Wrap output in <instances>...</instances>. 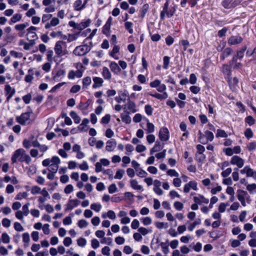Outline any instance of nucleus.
Masks as SVG:
<instances>
[{"mask_svg": "<svg viewBox=\"0 0 256 256\" xmlns=\"http://www.w3.org/2000/svg\"><path fill=\"white\" fill-rule=\"evenodd\" d=\"M246 48L247 46H244L240 50H237L236 54L233 56L232 59L230 62V64H232L234 62L237 61L238 59H242L244 56V53L246 50Z\"/></svg>", "mask_w": 256, "mask_h": 256, "instance_id": "obj_11", "label": "nucleus"}, {"mask_svg": "<svg viewBox=\"0 0 256 256\" xmlns=\"http://www.w3.org/2000/svg\"><path fill=\"white\" fill-rule=\"evenodd\" d=\"M54 50L56 55L54 56V62L58 64L69 54V51L67 50L66 44L62 40L58 41L54 46Z\"/></svg>", "mask_w": 256, "mask_h": 256, "instance_id": "obj_1", "label": "nucleus"}, {"mask_svg": "<svg viewBox=\"0 0 256 256\" xmlns=\"http://www.w3.org/2000/svg\"><path fill=\"white\" fill-rule=\"evenodd\" d=\"M110 68L112 72L116 74H118L121 71V68L115 62H112L110 63Z\"/></svg>", "mask_w": 256, "mask_h": 256, "instance_id": "obj_22", "label": "nucleus"}, {"mask_svg": "<svg viewBox=\"0 0 256 256\" xmlns=\"http://www.w3.org/2000/svg\"><path fill=\"white\" fill-rule=\"evenodd\" d=\"M201 220L200 219H197L192 224H191L188 228V230L190 232L192 231L195 228L196 226L200 224Z\"/></svg>", "mask_w": 256, "mask_h": 256, "instance_id": "obj_41", "label": "nucleus"}, {"mask_svg": "<svg viewBox=\"0 0 256 256\" xmlns=\"http://www.w3.org/2000/svg\"><path fill=\"white\" fill-rule=\"evenodd\" d=\"M36 29L34 26H30L27 29L26 38L28 40H34V42H35V40L38 38V36L34 32Z\"/></svg>", "mask_w": 256, "mask_h": 256, "instance_id": "obj_17", "label": "nucleus"}, {"mask_svg": "<svg viewBox=\"0 0 256 256\" xmlns=\"http://www.w3.org/2000/svg\"><path fill=\"white\" fill-rule=\"evenodd\" d=\"M22 99L26 104H28L30 103L32 100V95L30 94H27L24 96Z\"/></svg>", "mask_w": 256, "mask_h": 256, "instance_id": "obj_58", "label": "nucleus"}, {"mask_svg": "<svg viewBox=\"0 0 256 256\" xmlns=\"http://www.w3.org/2000/svg\"><path fill=\"white\" fill-rule=\"evenodd\" d=\"M120 50V48L118 46L115 45L112 50L110 52V56L114 58L115 60H118V56H116V54L118 53Z\"/></svg>", "mask_w": 256, "mask_h": 256, "instance_id": "obj_35", "label": "nucleus"}, {"mask_svg": "<svg viewBox=\"0 0 256 256\" xmlns=\"http://www.w3.org/2000/svg\"><path fill=\"white\" fill-rule=\"evenodd\" d=\"M136 175L140 178H146L148 175V173L142 168L136 170Z\"/></svg>", "mask_w": 256, "mask_h": 256, "instance_id": "obj_43", "label": "nucleus"}, {"mask_svg": "<svg viewBox=\"0 0 256 256\" xmlns=\"http://www.w3.org/2000/svg\"><path fill=\"white\" fill-rule=\"evenodd\" d=\"M244 134L245 136L248 140L252 138L254 136L253 132H252L250 128H247L244 132Z\"/></svg>", "mask_w": 256, "mask_h": 256, "instance_id": "obj_48", "label": "nucleus"}, {"mask_svg": "<svg viewBox=\"0 0 256 256\" xmlns=\"http://www.w3.org/2000/svg\"><path fill=\"white\" fill-rule=\"evenodd\" d=\"M78 245L80 247H84L86 244V240L83 238H80L77 240Z\"/></svg>", "mask_w": 256, "mask_h": 256, "instance_id": "obj_55", "label": "nucleus"}, {"mask_svg": "<svg viewBox=\"0 0 256 256\" xmlns=\"http://www.w3.org/2000/svg\"><path fill=\"white\" fill-rule=\"evenodd\" d=\"M92 82L91 78L90 76H86L82 80V86L84 88H86Z\"/></svg>", "mask_w": 256, "mask_h": 256, "instance_id": "obj_36", "label": "nucleus"}, {"mask_svg": "<svg viewBox=\"0 0 256 256\" xmlns=\"http://www.w3.org/2000/svg\"><path fill=\"white\" fill-rule=\"evenodd\" d=\"M198 139L199 142L203 144H208L209 142H212L214 139L213 133L208 130L202 133L200 130L198 132Z\"/></svg>", "mask_w": 256, "mask_h": 256, "instance_id": "obj_2", "label": "nucleus"}, {"mask_svg": "<svg viewBox=\"0 0 256 256\" xmlns=\"http://www.w3.org/2000/svg\"><path fill=\"white\" fill-rule=\"evenodd\" d=\"M91 50V46L84 44L76 46L74 50V54L78 56H82Z\"/></svg>", "mask_w": 256, "mask_h": 256, "instance_id": "obj_4", "label": "nucleus"}, {"mask_svg": "<svg viewBox=\"0 0 256 256\" xmlns=\"http://www.w3.org/2000/svg\"><path fill=\"white\" fill-rule=\"evenodd\" d=\"M29 203L23 206L22 211H17V218L22 219L23 216H26L29 213L28 205Z\"/></svg>", "mask_w": 256, "mask_h": 256, "instance_id": "obj_19", "label": "nucleus"}, {"mask_svg": "<svg viewBox=\"0 0 256 256\" xmlns=\"http://www.w3.org/2000/svg\"><path fill=\"white\" fill-rule=\"evenodd\" d=\"M216 136V138L220 137L226 138L228 136V134L224 130L218 129L217 130Z\"/></svg>", "mask_w": 256, "mask_h": 256, "instance_id": "obj_44", "label": "nucleus"}, {"mask_svg": "<svg viewBox=\"0 0 256 256\" xmlns=\"http://www.w3.org/2000/svg\"><path fill=\"white\" fill-rule=\"evenodd\" d=\"M42 190L40 187L38 186H34L31 189V194H41Z\"/></svg>", "mask_w": 256, "mask_h": 256, "instance_id": "obj_50", "label": "nucleus"}, {"mask_svg": "<svg viewBox=\"0 0 256 256\" xmlns=\"http://www.w3.org/2000/svg\"><path fill=\"white\" fill-rule=\"evenodd\" d=\"M232 169L231 168H228L226 170L222 172L221 173V176L223 178H226L232 172Z\"/></svg>", "mask_w": 256, "mask_h": 256, "instance_id": "obj_63", "label": "nucleus"}, {"mask_svg": "<svg viewBox=\"0 0 256 256\" xmlns=\"http://www.w3.org/2000/svg\"><path fill=\"white\" fill-rule=\"evenodd\" d=\"M140 220L144 226L150 225L152 224V222L151 218L148 216L142 218L140 219Z\"/></svg>", "mask_w": 256, "mask_h": 256, "instance_id": "obj_56", "label": "nucleus"}, {"mask_svg": "<svg viewBox=\"0 0 256 256\" xmlns=\"http://www.w3.org/2000/svg\"><path fill=\"white\" fill-rule=\"evenodd\" d=\"M116 146V142L114 139H110L106 142V150L110 152L114 151Z\"/></svg>", "mask_w": 256, "mask_h": 256, "instance_id": "obj_21", "label": "nucleus"}, {"mask_svg": "<svg viewBox=\"0 0 256 256\" xmlns=\"http://www.w3.org/2000/svg\"><path fill=\"white\" fill-rule=\"evenodd\" d=\"M5 91L6 95H8L6 100H9L11 97L14 94L15 90L14 89H12L10 85H6L5 86Z\"/></svg>", "mask_w": 256, "mask_h": 256, "instance_id": "obj_27", "label": "nucleus"}, {"mask_svg": "<svg viewBox=\"0 0 256 256\" xmlns=\"http://www.w3.org/2000/svg\"><path fill=\"white\" fill-rule=\"evenodd\" d=\"M27 24H20L17 25V34H18L20 36H26V32H28L26 28L27 27Z\"/></svg>", "mask_w": 256, "mask_h": 256, "instance_id": "obj_18", "label": "nucleus"}, {"mask_svg": "<svg viewBox=\"0 0 256 256\" xmlns=\"http://www.w3.org/2000/svg\"><path fill=\"white\" fill-rule=\"evenodd\" d=\"M110 26L105 24L102 27V33L107 36H108L110 34Z\"/></svg>", "mask_w": 256, "mask_h": 256, "instance_id": "obj_64", "label": "nucleus"}, {"mask_svg": "<svg viewBox=\"0 0 256 256\" xmlns=\"http://www.w3.org/2000/svg\"><path fill=\"white\" fill-rule=\"evenodd\" d=\"M242 40V38L240 35L232 36L228 39V44L230 46L236 45L240 44Z\"/></svg>", "mask_w": 256, "mask_h": 256, "instance_id": "obj_12", "label": "nucleus"}, {"mask_svg": "<svg viewBox=\"0 0 256 256\" xmlns=\"http://www.w3.org/2000/svg\"><path fill=\"white\" fill-rule=\"evenodd\" d=\"M232 0H224L222 2V6L226 8H231L236 6V4L232 3Z\"/></svg>", "mask_w": 256, "mask_h": 256, "instance_id": "obj_34", "label": "nucleus"}, {"mask_svg": "<svg viewBox=\"0 0 256 256\" xmlns=\"http://www.w3.org/2000/svg\"><path fill=\"white\" fill-rule=\"evenodd\" d=\"M158 137L160 140L162 142H166L168 140L170 132L167 128L162 127L160 128Z\"/></svg>", "mask_w": 256, "mask_h": 256, "instance_id": "obj_7", "label": "nucleus"}, {"mask_svg": "<svg viewBox=\"0 0 256 256\" xmlns=\"http://www.w3.org/2000/svg\"><path fill=\"white\" fill-rule=\"evenodd\" d=\"M60 23V20L57 18H54L52 19L50 22H46L45 24L44 28L46 29H48L52 26H55L58 24Z\"/></svg>", "mask_w": 256, "mask_h": 256, "instance_id": "obj_25", "label": "nucleus"}, {"mask_svg": "<svg viewBox=\"0 0 256 256\" xmlns=\"http://www.w3.org/2000/svg\"><path fill=\"white\" fill-rule=\"evenodd\" d=\"M130 186L134 190H142V186L138 184V181L136 180H130Z\"/></svg>", "mask_w": 256, "mask_h": 256, "instance_id": "obj_28", "label": "nucleus"}, {"mask_svg": "<svg viewBox=\"0 0 256 256\" xmlns=\"http://www.w3.org/2000/svg\"><path fill=\"white\" fill-rule=\"evenodd\" d=\"M232 50L230 48H226L220 56L222 60H224L226 58L229 56L232 52Z\"/></svg>", "mask_w": 256, "mask_h": 256, "instance_id": "obj_29", "label": "nucleus"}, {"mask_svg": "<svg viewBox=\"0 0 256 256\" xmlns=\"http://www.w3.org/2000/svg\"><path fill=\"white\" fill-rule=\"evenodd\" d=\"M32 114V112H31L23 113L20 117H17V122L23 125L29 124L31 122L30 116Z\"/></svg>", "mask_w": 256, "mask_h": 256, "instance_id": "obj_5", "label": "nucleus"}, {"mask_svg": "<svg viewBox=\"0 0 256 256\" xmlns=\"http://www.w3.org/2000/svg\"><path fill=\"white\" fill-rule=\"evenodd\" d=\"M110 120V114H106L103 116L100 120V122L102 124H108Z\"/></svg>", "mask_w": 256, "mask_h": 256, "instance_id": "obj_51", "label": "nucleus"}, {"mask_svg": "<svg viewBox=\"0 0 256 256\" xmlns=\"http://www.w3.org/2000/svg\"><path fill=\"white\" fill-rule=\"evenodd\" d=\"M167 174L171 177H178V173L174 169H170L166 172Z\"/></svg>", "mask_w": 256, "mask_h": 256, "instance_id": "obj_53", "label": "nucleus"}, {"mask_svg": "<svg viewBox=\"0 0 256 256\" xmlns=\"http://www.w3.org/2000/svg\"><path fill=\"white\" fill-rule=\"evenodd\" d=\"M102 76L106 80H110L112 78V74L108 68L106 66L102 68Z\"/></svg>", "mask_w": 256, "mask_h": 256, "instance_id": "obj_30", "label": "nucleus"}, {"mask_svg": "<svg viewBox=\"0 0 256 256\" xmlns=\"http://www.w3.org/2000/svg\"><path fill=\"white\" fill-rule=\"evenodd\" d=\"M94 84H92L93 88H96L102 86L104 80L100 77L95 76L93 78Z\"/></svg>", "mask_w": 256, "mask_h": 256, "instance_id": "obj_24", "label": "nucleus"}, {"mask_svg": "<svg viewBox=\"0 0 256 256\" xmlns=\"http://www.w3.org/2000/svg\"><path fill=\"white\" fill-rule=\"evenodd\" d=\"M150 95L153 98H156L158 100L166 99L168 97L167 92H164L162 94L156 92L155 94H150Z\"/></svg>", "mask_w": 256, "mask_h": 256, "instance_id": "obj_32", "label": "nucleus"}, {"mask_svg": "<svg viewBox=\"0 0 256 256\" xmlns=\"http://www.w3.org/2000/svg\"><path fill=\"white\" fill-rule=\"evenodd\" d=\"M46 58L48 62H50L54 61V52L52 50H48L46 52Z\"/></svg>", "mask_w": 256, "mask_h": 256, "instance_id": "obj_37", "label": "nucleus"}, {"mask_svg": "<svg viewBox=\"0 0 256 256\" xmlns=\"http://www.w3.org/2000/svg\"><path fill=\"white\" fill-rule=\"evenodd\" d=\"M161 84L160 80L156 79L150 83V86L152 88H157Z\"/></svg>", "mask_w": 256, "mask_h": 256, "instance_id": "obj_54", "label": "nucleus"}, {"mask_svg": "<svg viewBox=\"0 0 256 256\" xmlns=\"http://www.w3.org/2000/svg\"><path fill=\"white\" fill-rule=\"evenodd\" d=\"M248 150L250 151H254L256 150V141L250 142L246 146Z\"/></svg>", "mask_w": 256, "mask_h": 256, "instance_id": "obj_49", "label": "nucleus"}, {"mask_svg": "<svg viewBox=\"0 0 256 256\" xmlns=\"http://www.w3.org/2000/svg\"><path fill=\"white\" fill-rule=\"evenodd\" d=\"M176 9L174 6H170L166 10H162L160 12V18L164 20L166 16L170 18L174 15Z\"/></svg>", "mask_w": 256, "mask_h": 256, "instance_id": "obj_6", "label": "nucleus"}, {"mask_svg": "<svg viewBox=\"0 0 256 256\" xmlns=\"http://www.w3.org/2000/svg\"><path fill=\"white\" fill-rule=\"evenodd\" d=\"M88 224V222L84 219L78 220V226L81 228L86 227Z\"/></svg>", "mask_w": 256, "mask_h": 256, "instance_id": "obj_57", "label": "nucleus"}, {"mask_svg": "<svg viewBox=\"0 0 256 256\" xmlns=\"http://www.w3.org/2000/svg\"><path fill=\"white\" fill-rule=\"evenodd\" d=\"M41 194L42 196L38 197V202L39 203H44L48 200L50 198V196L46 188H44L42 190Z\"/></svg>", "mask_w": 256, "mask_h": 256, "instance_id": "obj_20", "label": "nucleus"}, {"mask_svg": "<svg viewBox=\"0 0 256 256\" xmlns=\"http://www.w3.org/2000/svg\"><path fill=\"white\" fill-rule=\"evenodd\" d=\"M65 74V70H60L57 72L56 74L53 77V78L54 80L58 81L64 77Z\"/></svg>", "mask_w": 256, "mask_h": 256, "instance_id": "obj_31", "label": "nucleus"}, {"mask_svg": "<svg viewBox=\"0 0 256 256\" xmlns=\"http://www.w3.org/2000/svg\"><path fill=\"white\" fill-rule=\"evenodd\" d=\"M124 174V170L119 169L116 171V174L114 176V178L115 179L120 180L122 178Z\"/></svg>", "mask_w": 256, "mask_h": 256, "instance_id": "obj_46", "label": "nucleus"}, {"mask_svg": "<svg viewBox=\"0 0 256 256\" xmlns=\"http://www.w3.org/2000/svg\"><path fill=\"white\" fill-rule=\"evenodd\" d=\"M17 159L20 162H25L28 164L32 159L30 156L27 154L26 151L22 148L17 150Z\"/></svg>", "mask_w": 256, "mask_h": 256, "instance_id": "obj_3", "label": "nucleus"}, {"mask_svg": "<svg viewBox=\"0 0 256 256\" xmlns=\"http://www.w3.org/2000/svg\"><path fill=\"white\" fill-rule=\"evenodd\" d=\"M90 19H88L84 22H82L80 24H78L76 30H82L83 29L88 27L90 24Z\"/></svg>", "mask_w": 256, "mask_h": 256, "instance_id": "obj_26", "label": "nucleus"}, {"mask_svg": "<svg viewBox=\"0 0 256 256\" xmlns=\"http://www.w3.org/2000/svg\"><path fill=\"white\" fill-rule=\"evenodd\" d=\"M28 41L29 42L24 44V48L25 50H29L35 44V42H34V40H30Z\"/></svg>", "mask_w": 256, "mask_h": 256, "instance_id": "obj_61", "label": "nucleus"}, {"mask_svg": "<svg viewBox=\"0 0 256 256\" xmlns=\"http://www.w3.org/2000/svg\"><path fill=\"white\" fill-rule=\"evenodd\" d=\"M50 160L51 162V164L58 165L60 164V158L58 156H54L51 159H50Z\"/></svg>", "mask_w": 256, "mask_h": 256, "instance_id": "obj_59", "label": "nucleus"}, {"mask_svg": "<svg viewBox=\"0 0 256 256\" xmlns=\"http://www.w3.org/2000/svg\"><path fill=\"white\" fill-rule=\"evenodd\" d=\"M88 0H84V2L82 0H76L73 4V8L74 10L81 11L85 8L86 4Z\"/></svg>", "mask_w": 256, "mask_h": 256, "instance_id": "obj_15", "label": "nucleus"}, {"mask_svg": "<svg viewBox=\"0 0 256 256\" xmlns=\"http://www.w3.org/2000/svg\"><path fill=\"white\" fill-rule=\"evenodd\" d=\"M190 90L192 93L197 94L200 91V88L198 86H192L190 88Z\"/></svg>", "mask_w": 256, "mask_h": 256, "instance_id": "obj_62", "label": "nucleus"}, {"mask_svg": "<svg viewBox=\"0 0 256 256\" xmlns=\"http://www.w3.org/2000/svg\"><path fill=\"white\" fill-rule=\"evenodd\" d=\"M170 62V58L168 56H164L163 58V68L167 70L169 68V64Z\"/></svg>", "mask_w": 256, "mask_h": 256, "instance_id": "obj_39", "label": "nucleus"}, {"mask_svg": "<svg viewBox=\"0 0 256 256\" xmlns=\"http://www.w3.org/2000/svg\"><path fill=\"white\" fill-rule=\"evenodd\" d=\"M144 111L148 116H150L152 114L154 108L150 105L146 104L144 106Z\"/></svg>", "mask_w": 256, "mask_h": 256, "instance_id": "obj_42", "label": "nucleus"}, {"mask_svg": "<svg viewBox=\"0 0 256 256\" xmlns=\"http://www.w3.org/2000/svg\"><path fill=\"white\" fill-rule=\"evenodd\" d=\"M147 123H146V131L147 134H151L154 132V124L150 122L148 119H146Z\"/></svg>", "mask_w": 256, "mask_h": 256, "instance_id": "obj_33", "label": "nucleus"}, {"mask_svg": "<svg viewBox=\"0 0 256 256\" xmlns=\"http://www.w3.org/2000/svg\"><path fill=\"white\" fill-rule=\"evenodd\" d=\"M58 166L50 164L48 168V170L50 172L56 174L58 171Z\"/></svg>", "mask_w": 256, "mask_h": 256, "instance_id": "obj_60", "label": "nucleus"}, {"mask_svg": "<svg viewBox=\"0 0 256 256\" xmlns=\"http://www.w3.org/2000/svg\"><path fill=\"white\" fill-rule=\"evenodd\" d=\"M192 189L194 190H198V183L194 180H192L184 184V192L188 193Z\"/></svg>", "mask_w": 256, "mask_h": 256, "instance_id": "obj_13", "label": "nucleus"}, {"mask_svg": "<svg viewBox=\"0 0 256 256\" xmlns=\"http://www.w3.org/2000/svg\"><path fill=\"white\" fill-rule=\"evenodd\" d=\"M237 198L238 200H246L248 204H250L251 199L248 193L244 190H237Z\"/></svg>", "mask_w": 256, "mask_h": 256, "instance_id": "obj_9", "label": "nucleus"}, {"mask_svg": "<svg viewBox=\"0 0 256 256\" xmlns=\"http://www.w3.org/2000/svg\"><path fill=\"white\" fill-rule=\"evenodd\" d=\"M84 68L78 69L76 71L70 70L68 74V78L70 80H74L76 78H80L82 77Z\"/></svg>", "mask_w": 256, "mask_h": 256, "instance_id": "obj_10", "label": "nucleus"}, {"mask_svg": "<svg viewBox=\"0 0 256 256\" xmlns=\"http://www.w3.org/2000/svg\"><path fill=\"white\" fill-rule=\"evenodd\" d=\"M52 14H44L42 16V23L48 22V21L52 18Z\"/></svg>", "mask_w": 256, "mask_h": 256, "instance_id": "obj_52", "label": "nucleus"}, {"mask_svg": "<svg viewBox=\"0 0 256 256\" xmlns=\"http://www.w3.org/2000/svg\"><path fill=\"white\" fill-rule=\"evenodd\" d=\"M90 208L96 212H99L102 209V205L99 203H94L90 205Z\"/></svg>", "mask_w": 256, "mask_h": 256, "instance_id": "obj_47", "label": "nucleus"}, {"mask_svg": "<svg viewBox=\"0 0 256 256\" xmlns=\"http://www.w3.org/2000/svg\"><path fill=\"white\" fill-rule=\"evenodd\" d=\"M133 24L131 22H126L124 24L125 28L128 32L130 34L134 32L132 29Z\"/></svg>", "mask_w": 256, "mask_h": 256, "instance_id": "obj_38", "label": "nucleus"}, {"mask_svg": "<svg viewBox=\"0 0 256 256\" xmlns=\"http://www.w3.org/2000/svg\"><path fill=\"white\" fill-rule=\"evenodd\" d=\"M244 160L238 156H234L230 160V164L232 165H236L237 168H242L244 165Z\"/></svg>", "mask_w": 256, "mask_h": 256, "instance_id": "obj_8", "label": "nucleus"}, {"mask_svg": "<svg viewBox=\"0 0 256 256\" xmlns=\"http://www.w3.org/2000/svg\"><path fill=\"white\" fill-rule=\"evenodd\" d=\"M246 176L247 177H252L254 178H256V171L254 170L249 166Z\"/></svg>", "mask_w": 256, "mask_h": 256, "instance_id": "obj_45", "label": "nucleus"}, {"mask_svg": "<svg viewBox=\"0 0 256 256\" xmlns=\"http://www.w3.org/2000/svg\"><path fill=\"white\" fill-rule=\"evenodd\" d=\"M80 204V201L78 199H70L66 205L65 210H71L74 208L78 206Z\"/></svg>", "mask_w": 256, "mask_h": 256, "instance_id": "obj_14", "label": "nucleus"}, {"mask_svg": "<svg viewBox=\"0 0 256 256\" xmlns=\"http://www.w3.org/2000/svg\"><path fill=\"white\" fill-rule=\"evenodd\" d=\"M194 202L198 204H207L209 202V200L205 198L202 195H199L198 196H194Z\"/></svg>", "mask_w": 256, "mask_h": 256, "instance_id": "obj_23", "label": "nucleus"}, {"mask_svg": "<svg viewBox=\"0 0 256 256\" xmlns=\"http://www.w3.org/2000/svg\"><path fill=\"white\" fill-rule=\"evenodd\" d=\"M149 9V5L148 4H144L140 10V14L142 18H144Z\"/></svg>", "mask_w": 256, "mask_h": 256, "instance_id": "obj_40", "label": "nucleus"}, {"mask_svg": "<svg viewBox=\"0 0 256 256\" xmlns=\"http://www.w3.org/2000/svg\"><path fill=\"white\" fill-rule=\"evenodd\" d=\"M128 96V93L126 90H120L118 92V96L114 98L115 100L118 102H125Z\"/></svg>", "mask_w": 256, "mask_h": 256, "instance_id": "obj_16", "label": "nucleus"}]
</instances>
